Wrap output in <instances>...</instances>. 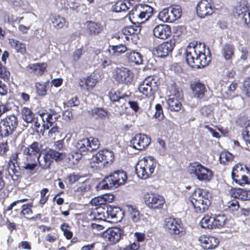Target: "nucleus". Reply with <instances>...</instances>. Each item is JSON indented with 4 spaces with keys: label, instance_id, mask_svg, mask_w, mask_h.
<instances>
[{
    "label": "nucleus",
    "instance_id": "obj_35",
    "mask_svg": "<svg viewBox=\"0 0 250 250\" xmlns=\"http://www.w3.org/2000/svg\"><path fill=\"white\" fill-rule=\"evenodd\" d=\"M21 114L22 119L27 123H32L36 119L35 113L28 107H22L21 109Z\"/></svg>",
    "mask_w": 250,
    "mask_h": 250
},
{
    "label": "nucleus",
    "instance_id": "obj_20",
    "mask_svg": "<svg viewBox=\"0 0 250 250\" xmlns=\"http://www.w3.org/2000/svg\"><path fill=\"white\" fill-rule=\"evenodd\" d=\"M175 46V40L170 39L159 45L156 48V51L159 57H165L172 53Z\"/></svg>",
    "mask_w": 250,
    "mask_h": 250
},
{
    "label": "nucleus",
    "instance_id": "obj_60",
    "mask_svg": "<svg viewBox=\"0 0 250 250\" xmlns=\"http://www.w3.org/2000/svg\"><path fill=\"white\" fill-rule=\"evenodd\" d=\"M242 136L247 144L250 145V123L243 129Z\"/></svg>",
    "mask_w": 250,
    "mask_h": 250
},
{
    "label": "nucleus",
    "instance_id": "obj_4",
    "mask_svg": "<svg viewBox=\"0 0 250 250\" xmlns=\"http://www.w3.org/2000/svg\"><path fill=\"white\" fill-rule=\"evenodd\" d=\"M64 157V154L52 148L43 150L37 157L39 167L43 170L49 169L55 161L58 162L62 161Z\"/></svg>",
    "mask_w": 250,
    "mask_h": 250
},
{
    "label": "nucleus",
    "instance_id": "obj_29",
    "mask_svg": "<svg viewBox=\"0 0 250 250\" xmlns=\"http://www.w3.org/2000/svg\"><path fill=\"white\" fill-rule=\"evenodd\" d=\"M8 43L11 48L15 50L17 53L25 55L27 53L26 44L14 38L8 39Z\"/></svg>",
    "mask_w": 250,
    "mask_h": 250
},
{
    "label": "nucleus",
    "instance_id": "obj_46",
    "mask_svg": "<svg viewBox=\"0 0 250 250\" xmlns=\"http://www.w3.org/2000/svg\"><path fill=\"white\" fill-rule=\"evenodd\" d=\"M49 85V82H37L35 83V87L36 93L40 96H44L47 92V86Z\"/></svg>",
    "mask_w": 250,
    "mask_h": 250
},
{
    "label": "nucleus",
    "instance_id": "obj_5",
    "mask_svg": "<svg viewBox=\"0 0 250 250\" xmlns=\"http://www.w3.org/2000/svg\"><path fill=\"white\" fill-rule=\"evenodd\" d=\"M163 227L165 231L177 241H180L186 235V230L180 219L172 217L166 218Z\"/></svg>",
    "mask_w": 250,
    "mask_h": 250
},
{
    "label": "nucleus",
    "instance_id": "obj_28",
    "mask_svg": "<svg viewBox=\"0 0 250 250\" xmlns=\"http://www.w3.org/2000/svg\"><path fill=\"white\" fill-rule=\"evenodd\" d=\"M190 87L194 97L198 99L203 98L207 91L205 84L199 80L192 82L190 84Z\"/></svg>",
    "mask_w": 250,
    "mask_h": 250
},
{
    "label": "nucleus",
    "instance_id": "obj_11",
    "mask_svg": "<svg viewBox=\"0 0 250 250\" xmlns=\"http://www.w3.org/2000/svg\"><path fill=\"white\" fill-rule=\"evenodd\" d=\"M250 171L249 169L242 164H237L232 169L231 178L236 184L244 186L250 184Z\"/></svg>",
    "mask_w": 250,
    "mask_h": 250
},
{
    "label": "nucleus",
    "instance_id": "obj_1",
    "mask_svg": "<svg viewBox=\"0 0 250 250\" xmlns=\"http://www.w3.org/2000/svg\"><path fill=\"white\" fill-rule=\"evenodd\" d=\"M187 63L193 68H200L208 65L210 62V56L206 55V45L204 43L190 42L186 50Z\"/></svg>",
    "mask_w": 250,
    "mask_h": 250
},
{
    "label": "nucleus",
    "instance_id": "obj_17",
    "mask_svg": "<svg viewBox=\"0 0 250 250\" xmlns=\"http://www.w3.org/2000/svg\"><path fill=\"white\" fill-rule=\"evenodd\" d=\"M100 146L97 138L90 137L79 141L77 145L79 151L81 153L93 152L97 150Z\"/></svg>",
    "mask_w": 250,
    "mask_h": 250
},
{
    "label": "nucleus",
    "instance_id": "obj_41",
    "mask_svg": "<svg viewBox=\"0 0 250 250\" xmlns=\"http://www.w3.org/2000/svg\"><path fill=\"white\" fill-rule=\"evenodd\" d=\"M169 97L183 98V92L175 82H172L168 87Z\"/></svg>",
    "mask_w": 250,
    "mask_h": 250
},
{
    "label": "nucleus",
    "instance_id": "obj_36",
    "mask_svg": "<svg viewBox=\"0 0 250 250\" xmlns=\"http://www.w3.org/2000/svg\"><path fill=\"white\" fill-rule=\"evenodd\" d=\"M104 209L101 207H96L92 209L88 214L89 219L91 220H102L105 218Z\"/></svg>",
    "mask_w": 250,
    "mask_h": 250
},
{
    "label": "nucleus",
    "instance_id": "obj_38",
    "mask_svg": "<svg viewBox=\"0 0 250 250\" xmlns=\"http://www.w3.org/2000/svg\"><path fill=\"white\" fill-rule=\"evenodd\" d=\"M212 217L214 220V229L224 227L228 221L227 217L224 214H213Z\"/></svg>",
    "mask_w": 250,
    "mask_h": 250
},
{
    "label": "nucleus",
    "instance_id": "obj_57",
    "mask_svg": "<svg viewBox=\"0 0 250 250\" xmlns=\"http://www.w3.org/2000/svg\"><path fill=\"white\" fill-rule=\"evenodd\" d=\"M111 49L113 51L112 55L117 56L123 54L127 50L126 45L123 44L113 45L111 47Z\"/></svg>",
    "mask_w": 250,
    "mask_h": 250
},
{
    "label": "nucleus",
    "instance_id": "obj_32",
    "mask_svg": "<svg viewBox=\"0 0 250 250\" xmlns=\"http://www.w3.org/2000/svg\"><path fill=\"white\" fill-rule=\"evenodd\" d=\"M98 81L91 75L80 79L79 85L82 88H85L87 91L91 90L95 86Z\"/></svg>",
    "mask_w": 250,
    "mask_h": 250
},
{
    "label": "nucleus",
    "instance_id": "obj_51",
    "mask_svg": "<svg viewBox=\"0 0 250 250\" xmlns=\"http://www.w3.org/2000/svg\"><path fill=\"white\" fill-rule=\"evenodd\" d=\"M49 190L47 188H43L40 191V198L38 202L39 207L42 208L47 203L49 199V194H47Z\"/></svg>",
    "mask_w": 250,
    "mask_h": 250
},
{
    "label": "nucleus",
    "instance_id": "obj_19",
    "mask_svg": "<svg viewBox=\"0 0 250 250\" xmlns=\"http://www.w3.org/2000/svg\"><path fill=\"white\" fill-rule=\"evenodd\" d=\"M85 31L91 36H98L103 34L105 25L101 22L93 21H87L85 22Z\"/></svg>",
    "mask_w": 250,
    "mask_h": 250
},
{
    "label": "nucleus",
    "instance_id": "obj_18",
    "mask_svg": "<svg viewBox=\"0 0 250 250\" xmlns=\"http://www.w3.org/2000/svg\"><path fill=\"white\" fill-rule=\"evenodd\" d=\"M150 142V138L146 135L138 133L132 138L130 144L133 148L137 150H143L148 147Z\"/></svg>",
    "mask_w": 250,
    "mask_h": 250
},
{
    "label": "nucleus",
    "instance_id": "obj_27",
    "mask_svg": "<svg viewBox=\"0 0 250 250\" xmlns=\"http://www.w3.org/2000/svg\"><path fill=\"white\" fill-rule=\"evenodd\" d=\"M229 194L231 197L242 201L250 200V190L249 189L232 188L229 190Z\"/></svg>",
    "mask_w": 250,
    "mask_h": 250
},
{
    "label": "nucleus",
    "instance_id": "obj_58",
    "mask_svg": "<svg viewBox=\"0 0 250 250\" xmlns=\"http://www.w3.org/2000/svg\"><path fill=\"white\" fill-rule=\"evenodd\" d=\"M9 150L10 146L7 140L0 143V156L6 157Z\"/></svg>",
    "mask_w": 250,
    "mask_h": 250
},
{
    "label": "nucleus",
    "instance_id": "obj_12",
    "mask_svg": "<svg viewBox=\"0 0 250 250\" xmlns=\"http://www.w3.org/2000/svg\"><path fill=\"white\" fill-rule=\"evenodd\" d=\"M157 82L152 77L146 78L139 85V91L146 97L153 100L158 90Z\"/></svg>",
    "mask_w": 250,
    "mask_h": 250
},
{
    "label": "nucleus",
    "instance_id": "obj_42",
    "mask_svg": "<svg viewBox=\"0 0 250 250\" xmlns=\"http://www.w3.org/2000/svg\"><path fill=\"white\" fill-rule=\"evenodd\" d=\"M212 217V214L210 215L208 214L205 215L200 222L201 227L209 229H214V220Z\"/></svg>",
    "mask_w": 250,
    "mask_h": 250
},
{
    "label": "nucleus",
    "instance_id": "obj_56",
    "mask_svg": "<svg viewBox=\"0 0 250 250\" xmlns=\"http://www.w3.org/2000/svg\"><path fill=\"white\" fill-rule=\"evenodd\" d=\"M70 228L69 225L65 223L62 224L61 226V229L63 231L64 236L68 240L71 239L73 235Z\"/></svg>",
    "mask_w": 250,
    "mask_h": 250
},
{
    "label": "nucleus",
    "instance_id": "obj_47",
    "mask_svg": "<svg viewBox=\"0 0 250 250\" xmlns=\"http://www.w3.org/2000/svg\"><path fill=\"white\" fill-rule=\"evenodd\" d=\"M104 243L96 241L83 246L81 250H105Z\"/></svg>",
    "mask_w": 250,
    "mask_h": 250
},
{
    "label": "nucleus",
    "instance_id": "obj_16",
    "mask_svg": "<svg viewBox=\"0 0 250 250\" xmlns=\"http://www.w3.org/2000/svg\"><path fill=\"white\" fill-rule=\"evenodd\" d=\"M144 199L146 205L153 209L162 208L165 203V199L163 196L152 192L146 193Z\"/></svg>",
    "mask_w": 250,
    "mask_h": 250
},
{
    "label": "nucleus",
    "instance_id": "obj_26",
    "mask_svg": "<svg viewBox=\"0 0 250 250\" xmlns=\"http://www.w3.org/2000/svg\"><path fill=\"white\" fill-rule=\"evenodd\" d=\"M42 146L39 142L35 141L27 146H22L21 150L22 151L23 154L30 157L36 156L40 153Z\"/></svg>",
    "mask_w": 250,
    "mask_h": 250
},
{
    "label": "nucleus",
    "instance_id": "obj_3",
    "mask_svg": "<svg viewBox=\"0 0 250 250\" xmlns=\"http://www.w3.org/2000/svg\"><path fill=\"white\" fill-rule=\"evenodd\" d=\"M126 173L123 170H116L106 176L97 186L98 189H109L124 185L126 181Z\"/></svg>",
    "mask_w": 250,
    "mask_h": 250
},
{
    "label": "nucleus",
    "instance_id": "obj_24",
    "mask_svg": "<svg viewBox=\"0 0 250 250\" xmlns=\"http://www.w3.org/2000/svg\"><path fill=\"white\" fill-rule=\"evenodd\" d=\"M199 240L202 247L205 250L215 249L219 244V239L212 236H207L205 235L201 236Z\"/></svg>",
    "mask_w": 250,
    "mask_h": 250
},
{
    "label": "nucleus",
    "instance_id": "obj_31",
    "mask_svg": "<svg viewBox=\"0 0 250 250\" xmlns=\"http://www.w3.org/2000/svg\"><path fill=\"white\" fill-rule=\"evenodd\" d=\"M141 28L140 26L133 25L126 26L122 30L123 34L125 36V38L127 40L130 39L132 40V37L137 36L141 31Z\"/></svg>",
    "mask_w": 250,
    "mask_h": 250
},
{
    "label": "nucleus",
    "instance_id": "obj_45",
    "mask_svg": "<svg viewBox=\"0 0 250 250\" xmlns=\"http://www.w3.org/2000/svg\"><path fill=\"white\" fill-rule=\"evenodd\" d=\"M128 4L130 5L128 1L118 0L112 5V9L115 12H125L129 9Z\"/></svg>",
    "mask_w": 250,
    "mask_h": 250
},
{
    "label": "nucleus",
    "instance_id": "obj_23",
    "mask_svg": "<svg viewBox=\"0 0 250 250\" xmlns=\"http://www.w3.org/2000/svg\"><path fill=\"white\" fill-rule=\"evenodd\" d=\"M47 66L45 62L31 63L26 66V70L30 74L39 77L42 76L46 71Z\"/></svg>",
    "mask_w": 250,
    "mask_h": 250
},
{
    "label": "nucleus",
    "instance_id": "obj_52",
    "mask_svg": "<svg viewBox=\"0 0 250 250\" xmlns=\"http://www.w3.org/2000/svg\"><path fill=\"white\" fill-rule=\"evenodd\" d=\"M126 208L131 220L134 222H137L140 220L139 212L137 208L132 205H127Z\"/></svg>",
    "mask_w": 250,
    "mask_h": 250
},
{
    "label": "nucleus",
    "instance_id": "obj_8",
    "mask_svg": "<svg viewBox=\"0 0 250 250\" xmlns=\"http://www.w3.org/2000/svg\"><path fill=\"white\" fill-rule=\"evenodd\" d=\"M154 9L148 4H139L133 7L129 12V19L132 23H142L153 15Z\"/></svg>",
    "mask_w": 250,
    "mask_h": 250
},
{
    "label": "nucleus",
    "instance_id": "obj_10",
    "mask_svg": "<svg viewBox=\"0 0 250 250\" xmlns=\"http://www.w3.org/2000/svg\"><path fill=\"white\" fill-rule=\"evenodd\" d=\"M114 154L112 151L102 149L92 156L90 162V167L99 169L107 164H111L114 160Z\"/></svg>",
    "mask_w": 250,
    "mask_h": 250
},
{
    "label": "nucleus",
    "instance_id": "obj_9",
    "mask_svg": "<svg viewBox=\"0 0 250 250\" xmlns=\"http://www.w3.org/2000/svg\"><path fill=\"white\" fill-rule=\"evenodd\" d=\"M156 165V160L152 157H144L137 163L135 167L136 173L139 178L146 179L153 173Z\"/></svg>",
    "mask_w": 250,
    "mask_h": 250
},
{
    "label": "nucleus",
    "instance_id": "obj_39",
    "mask_svg": "<svg viewBox=\"0 0 250 250\" xmlns=\"http://www.w3.org/2000/svg\"><path fill=\"white\" fill-rule=\"evenodd\" d=\"M235 47L233 44L226 43L222 48V53L226 60H231L234 56Z\"/></svg>",
    "mask_w": 250,
    "mask_h": 250
},
{
    "label": "nucleus",
    "instance_id": "obj_62",
    "mask_svg": "<svg viewBox=\"0 0 250 250\" xmlns=\"http://www.w3.org/2000/svg\"><path fill=\"white\" fill-rule=\"evenodd\" d=\"M243 91L246 95L250 97V77L245 79L243 83Z\"/></svg>",
    "mask_w": 250,
    "mask_h": 250
},
{
    "label": "nucleus",
    "instance_id": "obj_48",
    "mask_svg": "<svg viewBox=\"0 0 250 250\" xmlns=\"http://www.w3.org/2000/svg\"><path fill=\"white\" fill-rule=\"evenodd\" d=\"M240 207L238 201L236 199H232L227 202L224 206V210L226 211L233 213L237 211Z\"/></svg>",
    "mask_w": 250,
    "mask_h": 250
},
{
    "label": "nucleus",
    "instance_id": "obj_63",
    "mask_svg": "<svg viewBox=\"0 0 250 250\" xmlns=\"http://www.w3.org/2000/svg\"><path fill=\"white\" fill-rule=\"evenodd\" d=\"M172 123L169 120H165L159 125V128L163 131H168L171 128Z\"/></svg>",
    "mask_w": 250,
    "mask_h": 250
},
{
    "label": "nucleus",
    "instance_id": "obj_7",
    "mask_svg": "<svg viewBox=\"0 0 250 250\" xmlns=\"http://www.w3.org/2000/svg\"><path fill=\"white\" fill-rule=\"evenodd\" d=\"M19 126L18 117L14 114L7 115L0 120V138H7L11 136Z\"/></svg>",
    "mask_w": 250,
    "mask_h": 250
},
{
    "label": "nucleus",
    "instance_id": "obj_53",
    "mask_svg": "<svg viewBox=\"0 0 250 250\" xmlns=\"http://www.w3.org/2000/svg\"><path fill=\"white\" fill-rule=\"evenodd\" d=\"M56 112L53 111V113H46L47 117H46V124L44 122L42 125L44 130H48L50 127L55 124V119L53 118V115H55Z\"/></svg>",
    "mask_w": 250,
    "mask_h": 250
},
{
    "label": "nucleus",
    "instance_id": "obj_25",
    "mask_svg": "<svg viewBox=\"0 0 250 250\" xmlns=\"http://www.w3.org/2000/svg\"><path fill=\"white\" fill-rule=\"evenodd\" d=\"M153 32L155 37L166 40L171 36V27L167 24H160L154 27Z\"/></svg>",
    "mask_w": 250,
    "mask_h": 250
},
{
    "label": "nucleus",
    "instance_id": "obj_33",
    "mask_svg": "<svg viewBox=\"0 0 250 250\" xmlns=\"http://www.w3.org/2000/svg\"><path fill=\"white\" fill-rule=\"evenodd\" d=\"M237 10L238 15H242V21L248 27L250 28V7L240 5Z\"/></svg>",
    "mask_w": 250,
    "mask_h": 250
},
{
    "label": "nucleus",
    "instance_id": "obj_14",
    "mask_svg": "<svg viewBox=\"0 0 250 250\" xmlns=\"http://www.w3.org/2000/svg\"><path fill=\"white\" fill-rule=\"evenodd\" d=\"M112 77L119 83L130 84L133 80L134 74L127 68L116 67L113 72Z\"/></svg>",
    "mask_w": 250,
    "mask_h": 250
},
{
    "label": "nucleus",
    "instance_id": "obj_13",
    "mask_svg": "<svg viewBox=\"0 0 250 250\" xmlns=\"http://www.w3.org/2000/svg\"><path fill=\"white\" fill-rule=\"evenodd\" d=\"M182 9L179 5H172L163 9L159 14L160 20L172 23L181 17Z\"/></svg>",
    "mask_w": 250,
    "mask_h": 250
},
{
    "label": "nucleus",
    "instance_id": "obj_54",
    "mask_svg": "<svg viewBox=\"0 0 250 250\" xmlns=\"http://www.w3.org/2000/svg\"><path fill=\"white\" fill-rule=\"evenodd\" d=\"M200 112L203 116L209 118L214 115V108L211 105H205L200 108Z\"/></svg>",
    "mask_w": 250,
    "mask_h": 250
},
{
    "label": "nucleus",
    "instance_id": "obj_37",
    "mask_svg": "<svg viewBox=\"0 0 250 250\" xmlns=\"http://www.w3.org/2000/svg\"><path fill=\"white\" fill-rule=\"evenodd\" d=\"M183 98H178L176 97H169L167 101L168 105V109L171 111H179L181 110L182 104L181 101Z\"/></svg>",
    "mask_w": 250,
    "mask_h": 250
},
{
    "label": "nucleus",
    "instance_id": "obj_40",
    "mask_svg": "<svg viewBox=\"0 0 250 250\" xmlns=\"http://www.w3.org/2000/svg\"><path fill=\"white\" fill-rule=\"evenodd\" d=\"M90 115L96 119L104 120L109 115V112L103 108L95 107L90 111Z\"/></svg>",
    "mask_w": 250,
    "mask_h": 250
},
{
    "label": "nucleus",
    "instance_id": "obj_59",
    "mask_svg": "<svg viewBox=\"0 0 250 250\" xmlns=\"http://www.w3.org/2000/svg\"><path fill=\"white\" fill-rule=\"evenodd\" d=\"M155 112L154 117L158 120H162L165 117L163 109L161 104H157L155 106Z\"/></svg>",
    "mask_w": 250,
    "mask_h": 250
},
{
    "label": "nucleus",
    "instance_id": "obj_22",
    "mask_svg": "<svg viewBox=\"0 0 250 250\" xmlns=\"http://www.w3.org/2000/svg\"><path fill=\"white\" fill-rule=\"evenodd\" d=\"M196 12L199 17L203 18L211 15L213 13V8L208 0H201L197 5Z\"/></svg>",
    "mask_w": 250,
    "mask_h": 250
},
{
    "label": "nucleus",
    "instance_id": "obj_30",
    "mask_svg": "<svg viewBox=\"0 0 250 250\" xmlns=\"http://www.w3.org/2000/svg\"><path fill=\"white\" fill-rule=\"evenodd\" d=\"M7 171L8 175L14 181V184H18L21 178V175L19 168H17L16 164H7Z\"/></svg>",
    "mask_w": 250,
    "mask_h": 250
},
{
    "label": "nucleus",
    "instance_id": "obj_55",
    "mask_svg": "<svg viewBox=\"0 0 250 250\" xmlns=\"http://www.w3.org/2000/svg\"><path fill=\"white\" fill-rule=\"evenodd\" d=\"M10 72L5 66L2 65L0 62V78L8 82L10 81Z\"/></svg>",
    "mask_w": 250,
    "mask_h": 250
},
{
    "label": "nucleus",
    "instance_id": "obj_44",
    "mask_svg": "<svg viewBox=\"0 0 250 250\" xmlns=\"http://www.w3.org/2000/svg\"><path fill=\"white\" fill-rule=\"evenodd\" d=\"M108 96L110 100L112 102H120L121 100H124L125 101H127V99L129 98V96L126 95H121V93L118 90H115L112 89L108 93Z\"/></svg>",
    "mask_w": 250,
    "mask_h": 250
},
{
    "label": "nucleus",
    "instance_id": "obj_15",
    "mask_svg": "<svg viewBox=\"0 0 250 250\" xmlns=\"http://www.w3.org/2000/svg\"><path fill=\"white\" fill-rule=\"evenodd\" d=\"M124 230L120 227H111L103 233V237L110 245H115L123 238Z\"/></svg>",
    "mask_w": 250,
    "mask_h": 250
},
{
    "label": "nucleus",
    "instance_id": "obj_64",
    "mask_svg": "<svg viewBox=\"0 0 250 250\" xmlns=\"http://www.w3.org/2000/svg\"><path fill=\"white\" fill-rule=\"evenodd\" d=\"M140 247V245L138 242H134L119 250H138Z\"/></svg>",
    "mask_w": 250,
    "mask_h": 250
},
{
    "label": "nucleus",
    "instance_id": "obj_50",
    "mask_svg": "<svg viewBox=\"0 0 250 250\" xmlns=\"http://www.w3.org/2000/svg\"><path fill=\"white\" fill-rule=\"evenodd\" d=\"M234 159V155L229 151H222L220 155L219 160L221 164L224 165L228 164L231 162Z\"/></svg>",
    "mask_w": 250,
    "mask_h": 250
},
{
    "label": "nucleus",
    "instance_id": "obj_2",
    "mask_svg": "<svg viewBox=\"0 0 250 250\" xmlns=\"http://www.w3.org/2000/svg\"><path fill=\"white\" fill-rule=\"evenodd\" d=\"M194 211L198 214L207 211L211 205L212 195L208 190L196 188L188 198Z\"/></svg>",
    "mask_w": 250,
    "mask_h": 250
},
{
    "label": "nucleus",
    "instance_id": "obj_43",
    "mask_svg": "<svg viewBox=\"0 0 250 250\" xmlns=\"http://www.w3.org/2000/svg\"><path fill=\"white\" fill-rule=\"evenodd\" d=\"M51 21L54 27L57 29L67 26L65 18L59 15H54L51 18Z\"/></svg>",
    "mask_w": 250,
    "mask_h": 250
},
{
    "label": "nucleus",
    "instance_id": "obj_34",
    "mask_svg": "<svg viewBox=\"0 0 250 250\" xmlns=\"http://www.w3.org/2000/svg\"><path fill=\"white\" fill-rule=\"evenodd\" d=\"M128 62L136 65L142 63L143 59L142 55L135 50L127 52L125 55Z\"/></svg>",
    "mask_w": 250,
    "mask_h": 250
},
{
    "label": "nucleus",
    "instance_id": "obj_49",
    "mask_svg": "<svg viewBox=\"0 0 250 250\" xmlns=\"http://www.w3.org/2000/svg\"><path fill=\"white\" fill-rule=\"evenodd\" d=\"M33 206V202L23 204L21 206V217L26 218L27 216H30L33 213L32 209Z\"/></svg>",
    "mask_w": 250,
    "mask_h": 250
},
{
    "label": "nucleus",
    "instance_id": "obj_61",
    "mask_svg": "<svg viewBox=\"0 0 250 250\" xmlns=\"http://www.w3.org/2000/svg\"><path fill=\"white\" fill-rule=\"evenodd\" d=\"M82 153L80 151H73L69 156V159L73 163H77L82 158Z\"/></svg>",
    "mask_w": 250,
    "mask_h": 250
},
{
    "label": "nucleus",
    "instance_id": "obj_6",
    "mask_svg": "<svg viewBox=\"0 0 250 250\" xmlns=\"http://www.w3.org/2000/svg\"><path fill=\"white\" fill-rule=\"evenodd\" d=\"M188 171L194 175L199 181L208 183L213 177V172L200 162L195 161L190 163L187 167Z\"/></svg>",
    "mask_w": 250,
    "mask_h": 250
},
{
    "label": "nucleus",
    "instance_id": "obj_21",
    "mask_svg": "<svg viewBox=\"0 0 250 250\" xmlns=\"http://www.w3.org/2000/svg\"><path fill=\"white\" fill-rule=\"evenodd\" d=\"M105 217L110 219L111 222L117 223L120 222L124 216V211L119 207L109 205L106 206Z\"/></svg>",
    "mask_w": 250,
    "mask_h": 250
}]
</instances>
